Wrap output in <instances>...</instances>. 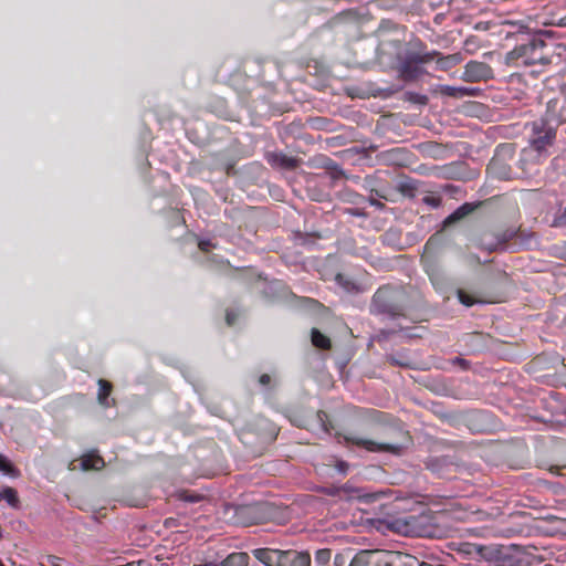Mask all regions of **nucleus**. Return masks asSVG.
<instances>
[{
  "instance_id": "f257e3e1",
  "label": "nucleus",
  "mask_w": 566,
  "mask_h": 566,
  "mask_svg": "<svg viewBox=\"0 0 566 566\" xmlns=\"http://www.w3.org/2000/svg\"><path fill=\"white\" fill-rule=\"evenodd\" d=\"M416 562L410 555L391 551H361L348 566H406Z\"/></svg>"
},
{
  "instance_id": "f03ea898",
  "label": "nucleus",
  "mask_w": 566,
  "mask_h": 566,
  "mask_svg": "<svg viewBox=\"0 0 566 566\" xmlns=\"http://www.w3.org/2000/svg\"><path fill=\"white\" fill-rule=\"evenodd\" d=\"M546 48L547 45L543 40L532 39L527 43L517 45L510 53V59L514 60L517 66L546 65L551 62Z\"/></svg>"
},
{
  "instance_id": "7ed1b4c3",
  "label": "nucleus",
  "mask_w": 566,
  "mask_h": 566,
  "mask_svg": "<svg viewBox=\"0 0 566 566\" xmlns=\"http://www.w3.org/2000/svg\"><path fill=\"white\" fill-rule=\"evenodd\" d=\"M439 52L407 53L398 66V72L403 81H415L426 73L423 64L432 61Z\"/></svg>"
},
{
  "instance_id": "20e7f679",
  "label": "nucleus",
  "mask_w": 566,
  "mask_h": 566,
  "mask_svg": "<svg viewBox=\"0 0 566 566\" xmlns=\"http://www.w3.org/2000/svg\"><path fill=\"white\" fill-rule=\"evenodd\" d=\"M531 128V145L541 155L552 144L556 127L546 124L545 120H534Z\"/></svg>"
},
{
  "instance_id": "39448f33",
  "label": "nucleus",
  "mask_w": 566,
  "mask_h": 566,
  "mask_svg": "<svg viewBox=\"0 0 566 566\" xmlns=\"http://www.w3.org/2000/svg\"><path fill=\"white\" fill-rule=\"evenodd\" d=\"M493 77V70L484 62L470 61L465 64L461 80L469 83L488 81Z\"/></svg>"
},
{
  "instance_id": "423d86ee",
  "label": "nucleus",
  "mask_w": 566,
  "mask_h": 566,
  "mask_svg": "<svg viewBox=\"0 0 566 566\" xmlns=\"http://www.w3.org/2000/svg\"><path fill=\"white\" fill-rule=\"evenodd\" d=\"M373 311L377 314H385L396 317L402 314V308L390 302L389 291L385 289L378 290L373 297Z\"/></svg>"
},
{
  "instance_id": "0eeeda50",
  "label": "nucleus",
  "mask_w": 566,
  "mask_h": 566,
  "mask_svg": "<svg viewBox=\"0 0 566 566\" xmlns=\"http://www.w3.org/2000/svg\"><path fill=\"white\" fill-rule=\"evenodd\" d=\"M564 105V98L549 99L547 102L545 115L539 120H545L546 124L557 127L566 120V108Z\"/></svg>"
},
{
  "instance_id": "6e6552de",
  "label": "nucleus",
  "mask_w": 566,
  "mask_h": 566,
  "mask_svg": "<svg viewBox=\"0 0 566 566\" xmlns=\"http://www.w3.org/2000/svg\"><path fill=\"white\" fill-rule=\"evenodd\" d=\"M505 149H506L505 146L497 147L494 157L491 159V161L488 166L489 174H491L493 177H495L497 179H502V180L510 179L511 175H512L510 166L504 161L502 154H501Z\"/></svg>"
},
{
  "instance_id": "1a4fd4ad",
  "label": "nucleus",
  "mask_w": 566,
  "mask_h": 566,
  "mask_svg": "<svg viewBox=\"0 0 566 566\" xmlns=\"http://www.w3.org/2000/svg\"><path fill=\"white\" fill-rule=\"evenodd\" d=\"M346 442L355 444L357 447L364 448L367 451L370 452H397L399 450V447L387 444V443H379L369 439L356 437V436H348L345 437Z\"/></svg>"
},
{
  "instance_id": "9d476101",
  "label": "nucleus",
  "mask_w": 566,
  "mask_h": 566,
  "mask_svg": "<svg viewBox=\"0 0 566 566\" xmlns=\"http://www.w3.org/2000/svg\"><path fill=\"white\" fill-rule=\"evenodd\" d=\"M311 555L308 552H297L294 549H281L279 566H310Z\"/></svg>"
},
{
  "instance_id": "9b49d317",
  "label": "nucleus",
  "mask_w": 566,
  "mask_h": 566,
  "mask_svg": "<svg viewBox=\"0 0 566 566\" xmlns=\"http://www.w3.org/2000/svg\"><path fill=\"white\" fill-rule=\"evenodd\" d=\"M438 92L443 96L453 97V98H463L467 96L475 97L481 94V90L479 87L450 86V85H439Z\"/></svg>"
},
{
  "instance_id": "f8f14e48",
  "label": "nucleus",
  "mask_w": 566,
  "mask_h": 566,
  "mask_svg": "<svg viewBox=\"0 0 566 566\" xmlns=\"http://www.w3.org/2000/svg\"><path fill=\"white\" fill-rule=\"evenodd\" d=\"M252 555L264 566H279L281 549L273 548H255Z\"/></svg>"
},
{
  "instance_id": "ddd939ff",
  "label": "nucleus",
  "mask_w": 566,
  "mask_h": 566,
  "mask_svg": "<svg viewBox=\"0 0 566 566\" xmlns=\"http://www.w3.org/2000/svg\"><path fill=\"white\" fill-rule=\"evenodd\" d=\"M327 494L346 500L360 499L364 495L360 489L353 488L348 484H345L340 488L329 489Z\"/></svg>"
},
{
  "instance_id": "4468645a",
  "label": "nucleus",
  "mask_w": 566,
  "mask_h": 566,
  "mask_svg": "<svg viewBox=\"0 0 566 566\" xmlns=\"http://www.w3.org/2000/svg\"><path fill=\"white\" fill-rule=\"evenodd\" d=\"M104 465H105V462H104L103 458L97 454H94V453L85 454L81 460V468L84 471L101 470L104 468Z\"/></svg>"
},
{
  "instance_id": "2eb2a0df",
  "label": "nucleus",
  "mask_w": 566,
  "mask_h": 566,
  "mask_svg": "<svg viewBox=\"0 0 566 566\" xmlns=\"http://www.w3.org/2000/svg\"><path fill=\"white\" fill-rule=\"evenodd\" d=\"M473 211V207L470 203H464L459 207L455 211H453L450 216H448L443 221V227L447 228Z\"/></svg>"
},
{
  "instance_id": "dca6fc26",
  "label": "nucleus",
  "mask_w": 566,
  "mask_h": 566,
  "mask_svg": "<svg viewBox=\"0 0 566 566\" xmlns=\"http://www.w3.org/2000/svg\"><path fill=\"white\" fill-rule=\"evenodd\" d=\"M436 57H438L436 61L437 67L441 71H448L462 61L461 55L458 53L446 56L439 54Z\"/></svg>"
},
{
  "instance_id": "f3484780",
  "label": "nucleus",
  "mask_w": 566,
  "mask_h": 566,
  "mask_svg": "<svg viewBox=\"0 0 566 566\" xmlns=\"http://www.w3.org/2000/svg\"><path fill=\"white\" fill-rule=\"evenodd\" d=\"M269 161L272 163L275 166L292 169L296 166L297 160L292 157H287L283 154H270L269 155Z\"/></svg>"
},
{
  "instance_id": "a211bd4d",
  "label": "nucleus",
  "mask_w": 566,
  "mask_h": 566,
  "mask_svg": "<svg viewBox=\"0 0 566 566\" xmlns=\"http://www.w3.org/2000/svg\"><path fill=\"white\" fill-rule=\"evenodd\" d=\"M98 395H97V400L98 402L103 406V407H109L111 403H109V400H108V396L111 394V390H112V385L111 382L104 380V379H99L98 380Z\"/></svg>"
},
{
  "instance_id": "6ab92c4d",
  "label": "nucleus",
  "mask_w": 566,
  "mask_h": 566,
  "mask_svg": "<svg viewBox=\"0 0 566 566\" xmlns=\"http://www.w3.org/2000/svg\"><path fill=\"white\" fill-rule=\"evenodd\" d=\"M0 472L10 478H19L20 471L13 465V463L3 454L0 453Z\"/></svg>"
},
{
  "instance_id": "aec40b11",
  "label": "nucleus",
  "mask_w": 566,
  "mask_h": 566,
  "mask_svg": "<svg viewBox=\"0 0 566 566\" xmlns=\"http://www.w3.org/2000/svg\"><path fill=\"white\" fill-rule=\"evenodd\" d=\"M248 558L247 553H233L221 563V566H247Z\"/></svg>"
},
{
  "instance_id": "412c9836",
  "label": "nucleus",
  "mask_w": 566,
  "mask_h": 566,
  "mask_svg": "<svg viewBox=\"0 0 566 566\" xmlns=\"http://www.w3.org/2000/svg\"><path fill=\"white\" fill-rule=\"evenodd\" d=\"M335 281L344 291L348 293H356L360 291L358 285L352 279L343 274H337L335 276Z\"/></svg>"
},
{
  "instance_id": "4be33fe9",
  "label": "nucleus",
  "mask_w": 566,
  "mask_h": 566,
  "mask_svg": "<svg viewBox=\"0 0 566 566\" xmlns=\"http://www.w3.org/2000/svg\"><path fill=\"white\" fill-rule=\"evenodd\" d=\"M312 343L315 347L327 349L331 346V340L323 335L318 329H312Z\"/></svg>"
},
{
  "instance_id": "5701e85b",
  "label": "nucleus",
  "mask_w": 566,
  "mask_h": 566,
  "mask_svg": "<svg viewBox=\"0 0 566 566\" xmlns=\"http://www.w3.org/2000/svg\"><path fill=\"white\" fill-rule=\"evenodd\" d=\"M2 493V500H6L7 503L11 507H18L19 506V497L17 494V491L10 486H7L3 489Z\"/></svg>"
},
{
  "instance_id": "b1692460",
  "label": "nucleus",
  "mask_w": 566,
  "mask_h": 566,
  "mask_svg": "<svg viewBox=\"0 0 566 566\" xmlns=\"http://www.w3.org/2000/svg\"><path fill=\"white\" fill-rule=\"evenodd\" d=\"M332 551L329 548H321L315 552L314 560L317 566H324L329 563Z\"/></svg>"
},
{
  "instance_id": "393cba45",
  "label": "nucleus",
  "mask_w": 566,
  "mask_h": 566,
  "mask_svg": "<svg viewBox=\"0 0 566 566\" xmlns=\"http://www.w3.org/2000/svg\"><path fill=\"white\" fill-rule=\"evenodd\" d=\"M421 201L432 209H437L441 206V197L436 195H427L421 199Z\"/></svg>"
},
{
  "instance_id": "a878e982",
  "label": "nucleus",
  "mask_w": 566,
  "mask_h": 566,
  "mask_svg": "<svg viewBox=\"0 0 566 566\" xmlns=\"http://www.w3.org/2000/svg\"><path fill=\"white\" fill-rule=\"evenodd\" d=\"M458 297H459V301L465 305V306H471L473 305L474 303H476L478 301L474 300L472 296H470L469 294H467L464 291L462 290H459L458 291Z\"/></svg>"
},
{
  "instance_id": "bb28decb",
  "label": "nucleus",
  "mask_w": 566,
  "mask_h": 566,
  "mask_svg": "<svg viewBox=\"0 0 566 566\" xmlns=\"http://www.w3.org/2000/svg\"><path fill=\"white\" fill-rule=\"evenodd\" d=\"M408 99L418 104H427L428 97L426 95L417 94V93H407Z\"/></svg>"
},
{
  "instance_id": "cd10ccee",
  "label": "nucleus",
  "mask_w": 566,
  "mask_h": 566,
  "mask_svg": "<svg viewBox=\"0 0 566 566\" xmlns=\"http://www.w3.org/2000/svg\"><path fill=\"white\" fill-rule=\"evenodd\" d=\"M237 318V314L234 311H227L226 321L228 325H233Z\"/></svg>"
},
{
  "instance_id": "c85d7f7f",
  "label": "nucleus",
  "mask_w": 566,
  "mask_h": 566,
  "mask_svg": "<svg viewBox=\"0 0 566 566\" xmlns=\"http://www.w3.org/2000/svg\"><path fill=\"white\" fill-rule=\"evenodd\" d=\"M548 24H556L559 27H566V15L558 19H552Z\"/></svg>"
},
{
  "instance_id": "c756f323",
  "label": "nucleus",
  "mask_w": 566,
  "mask_h": 566,
  "mask_svg": "<svg viewBox=\"0 0 566 566\" xmlns=\"http://www.w3.org/2000/svg\"><path fill=\"white\" fill-rule=\"evenodd\" d=\"M199 248L201 251L207 252L211 248V242L209 240H200Z\"/></svg>"
},
{
  "instance_id": "7c9ffc66",
  "label": "nucleus",
  "mask_w": 566,
  "mask_h": 566,
  "mask_svg": "<svg viewBox=\"0 0 566 566\" xmlns=\"http://www.w3.org/2000/svg\"><path fill=\"white\" fill-rule=\"evenodd\" d=\"M336 468H337V470H338L340 473L345 474V473L347 472L348 464H347L346 462H344V461H339V462L337 463Z\"/></svg>"
},
{
  "instance_id": "2f4dec72",
  "label": "nucleus",
  "mask_w": 566,
  "mask_h": 566,
  "mask_svg": "<svg viewBox=\"0 0 566 566\" xmlns=\"http://www.w3.org/2000/svg\"><path fill=\"white\" fill-rule=\"evenodd\" d=\"M344 563H345V560H344L343 555L338 554L335 556L334 566H344Z\"/></svg>"
},
{
  "instance_id": "473e14b6",
  "label": "nucleus",
  "mask_w": 566,
  "mask_h": 566,
  "mask_svg": "<svg viewBox=\"0 0 566 566\" xmlns=\"http://www.w3.org/2000/svg\"><path fill=\"white\" fill-rule=\"evenodd\" d=\"M271 378L269 375L264 374L260 377V384L262 385H268L270 382Z\"/></svg>"
},
{
  "instance_id": "72a5a7b5",
  "label": "nucleus",
  "mask_w": 566,
  "mask_h": 566,
  "mask_svg": "<svg viewBox=\"0 0 566 566\" xmlns=\"http://www.w3.org/2000/svg\"><path fill=\"white\" fill-rule=\"evenodd\" d=\"M454 363H458V364L462 365L464 368H465V367H467V365H468V361H467V360H464V359H462V358H459V357H457V358L454 359Z\"/></svg>"
},
{
  "instance_id": "f704fd0d",
  "label": "nucleus",
  "mask_w": 566,
  "mask_h": 566,
  "mask_svg": "<svg viewBox=\"0 0 566 566\" xmlns=\"http://www.w3.org/2000/svg\"><path fill=\"white\" fill-rule=\"evenodd\" d=\"M559 220L562 223H566V207H565V210H564L563 214L560 216Z\"/></svg>"
},
{
  "instance_id": "c9c22d12",
  "label": "nucleus",
  "mask_w": 566,
  "mask_h": 566,
  "mask_svg": "<svg viewBox=\"0 0 566 566\" xmlns=\"http://www.w3.org/2000/svg\"><path fill=\"white\" fill-rule=\"evenodd\" d=\"M198 499H199V496H189L186 500L189 502H196V501H198Z\"/></svg>"
},
{
  "instance_id": "e433bc0d",
  "label": "nucleus",
  "mask_w": 566,
  "mask_h": 566,
  "mask_svg": "<svg viewBox=\"0 0 566 566\" xmlns=\"http://www.w3.org/2000/svg\"><path fill=\"white\" fill-rule=\"evenodd\" d=\"M512 237H513V232H510V234H507V235H505V237H504L503 241H506V240H509V239H510V238H512Z\"/></svg>"
},
{
  "instance_id": "4c0bfd02",
  "label": "nucleus",
  "mask_w": 566,
  "mask_h": 566,
  "mask_svg": "<svg viewBox=\"0 0 566 566\" xmlns=\"http://www.w3.org/2000/svg\"><path fill=\"white\" fill-rule=\"evenodd\" d=\"M212 563L196 564L193 566H211Z\"/></svg>"
},
{
  "instance_id": "58836bf2",
  "label": "nucleus",
  "mask_w": 566,
  "mask_h": 566,
  "mask_svg": "<svg viewBox=\"0 0 566 566\" xmlns=\"http://www.w3.org/2000/svg\"><path fill=\"white\" fill-rule=\"evenodd\" d=\"M418 566H434V565L429 564V563H424V562H423V563H421V564H418Z\"/></svg>"
},
{
  "instance_id": "ea45409f",
  "label": "nucleus",
  "mask_w": 566,
  "mask_h": 566,
  "mask_svg": "<svg viewBox=\"0 0 566 566\" xmlns=\"http://www.w3.org/2000/svg\"><path fill=\"white\" fill-rule=\"evenodd\" d=\"M51 560L57 559L56 556L50 557Z\"/></svg>"
},
{
  "instance_id": "a19ab883",
  "label": "nucleus",
  "mask_w": 566,
  "mask_h": 566,
  "mask_svg": "<svg viewBox=\"0 0 566 566\" xmlns=\"http://www.w3.org/2000/svg\"><path fill=\"white\" fill-rule=\"evenodd\" d=\"M2 500V493L0 492V501Z\"/></svg>"
},
{
  "instance_id": "79ce46f5",
  "label": "nucleus",
  "mask_w": 566,
  "mask_h": 566,
  "mask_svg": "<svg viewBox=\"0 0 566 566\" xmlns=\"http://www.w3.org/2000/svg\"><path fill=\"white\" fill-rule=\"evenodd\" d=\"M211 566H219V565L212 563Z\"/></svg>"
},
{
  "instance_id": "37998d69",
  "label": "nucleus",
  "mask_w": 566,
  "mask_h": 566,
  "mask_svg": "<svg viewBox=\"0 0 566 566\" xmlns=\"http://www.w3.org/2000/svg\"><path fill=\"white\" fill-rule=\"evenodd\" d=\"M0 566H4L1 560H0Z\"/></svg>"
}]
</instances>
